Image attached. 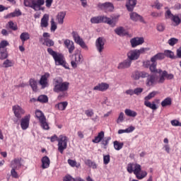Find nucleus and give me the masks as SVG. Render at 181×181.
I'll list each match as a JSON object with an SVG mask.
<instances>
[{"instance_id": "nucleus-34", "label": "nucleus", "mask_w": 181, "mask_h": 181, "mask_svg": "<svg viewBox=\"0 0 181 181\" xmlns=\"http://www.w3.org/2000/svg\"><path fill=\"white\" fill-rule=\"evenodd\" d=\"M29 83L33 91L36 93V91H37V81L34 78H30Z\"/></svg>"}, {"instance_id": "nucleus-56", "label": "nucleus", "mask_w": 181, "mask_h": 181, "mask_svg": "<svg viewBox=\"0 0 181 181\" xmlns=\"http://www.w3.org/2000/svg\"><path fill=\"white\" fill-rule=\"evenodd\" d=\"M170 124L173 127H181V122L177 119L171 120Z\"/></svg>"}, {"instance_id": "nucleus-18", "label": "nucleus", "mask_w": 181, "mask_h": 181, "mask_svg": "<svg viewBox=\"0 0 181 181\" xmlns=\"http://www.w3.org/2000/svg\"><path fill=\"white\" fill-rule=\"evenodd\" d=\"M156 76L148 75L146 81V86H147V87H153L155 84H156Z\"/></svg>"}, {"instance_id": "nucleus-19", "label": "nucleus", "mask_w": 181, "mask_h": 181, "mask_svg": "<svg viewBox=\"0 0 181 181\" xmlns=\"http://www.w3.org/2000/svg\"><path fill=\"white\" fill-rule=\"evenodd\" d=\"M110 88V85L107 83H98L93 88L94 91H107Z\"/></svg>"}, {"instance_id": "nucleus-45", "label": "nucleus", "mask_w": 181, "mask_h": 181, "mask_svg": "<svg viewBox=\"0 0 181 181\" xmlns=\"http://www.w3.org/2000/svg\"><path fill=\"white\" fill-rule=\"evenodd\" d=\"M13 66V62L9 59H6L3 63V67L8 69V67H12Z\"/></svg>"}, {"instance_id": "nucleus-28", "label": "nucleus", "mask_w": 181, "mask_h": 181, "mask_svg": "<svg viewBox=\"0 0 181 181\" xmlns=\"http://www.w3.org/2000/svg\"><path fill=\"white\" fill-rule=\"evenodd\" d=\"M64 18H66V12L61 11L57 16V21L59 25L64 23Z\"/></svg>"}, {"instance_id": "nucleus-48", "label": "nucleus", "mask_w": 181, "mask_h": 181, "mask_svg": "<svg viewBox=\"0 0 181 181\" xmlns=\"http://www.w3.org/2000/svg\"><path fill=\"white\" fill-rule=\"evenodd\" d=\"M6 46H9V42L6 40H2L0 42V50H4V49H6Z\"/></svg>"}, {"instance_id": "nucleus-27", "label": "nucleus", "mask_w": 181, "mask_h": 181, "mask_svg": "<svg viewBox=\"0 0 181 181\" xmlns=\"http://www.w3.org/2000/svg\"><path fill=\"white\" fill-rule=\"evenodd\" d=\"M130 18L132 21H134V22H138V21H139L140 22H144V18H142L141 15L135 12L130 13Z\"/></svg>"}, {"instance_id": "nucleus-38", "label": "nucleus", "mask_w": 181, "mask_h": 181, "mask_svg": "<svg viewBox=\"0 0 181 181\" xmlns=\"http://www.w3.org/2000/svg\"><path fill=\"white\" fill-rule=\"evenodd\" d=\"M169 105H172V98H166L161 102V106L165 107Z\"/></svg>"}, {"instance_id": "nucleus-63", "label": "nucleus", "mask_w": 181, "mask_h": 181, "mask_svg": "<svg viewBox=\"0 0 181 181\" xmlns=\"http://www.w3.org/2000/svg\"><path fill=\"white\" fill-rule=\"evenodd\" d=\"M149 74L145 71H140V78H148Z\"/></svg>"}, {"instance_id": "nucleus-52", "label": "nucleus", "mask_w": 181, "mask_h": 181, "mask_svg": "<svg viewBox=\"0 0 181 181\" xmlns=\"http://www.w3.org/2000/svg\"><path fill=\"white\" fill-rule=\"evenodd\" d=\"M8 28L12 30H18V25L13 21L8 22Z\"/></svg>"}, {"instance_id": "nucleus-60", "label": "nucleus", "mask_w": 181, "mask_h": 181, "mask_svg": "<svg viewBox=\"0 0 181 181\" xmlns=\"http://www.w3.org/2000/svg\"><path fill=\"white\" fill-rule=\"evenodd\" d=\"M85 114L86 116L91 117H93V115H94V111H93L92 109L87 110L85 111Z\"/></svg>"}, {"instance_id": "nucleus-40", "label": "nucleus", "mask_w": 181, "mask_h": 181, "mask_svg": "<svg viewBox=\"0 0 181 181\" xmlns=\"http://www.w3.org/2000/svg\"><path fill=\"white\" fill-rule=\"evenodd\" d=\"M113 145L116 151H121V148L124 147V143L119 142L118 141H115L113 142Z\"/></svg>"}, {"instance_id": "nucleus-10", "label": "nucleus", "mask_w": 181, "mask_h": 181, "mask_svg": "<svg viewBox=\"0 0 181 181\" xmlns=\"http://www.w3.org/2000/svg\"><path fill=\"white\" fill-rule=\"evenodd\" d=\"M165 19H170L172 22L175 23L174 26H179V24L181 23V15H173L170 10H168L165 13Z\"/></svg>"}, {"instance_id": "nucleus-23", "label": "nucleus", "mask_w": 181, "mask_h": 181, "mask_svg": "<svg viewBox=\"0 0 181 181\" xmlns=\"http://www.w3.org/2000/svg\"><path fill=\"white\" fill-rule=\"evenodd\" d=\"M136 5V0H128L126 4V7L129 11V12H132Z\"/></svg>"}, {"instance_id": "nucleus-42", "label": "nucleus", "mask_w": 181, "mask_h": 181, "mask_svg": "<svg viewBox=\"0 0 181 181\" xmlns=\"http://www.w3.org/2000/svg\"><path fill=\"white\" fill-rule=\"evenodd\" d=\"M68 163L71 166V168H77V169H78V168L81 166L80 163H77V161L71 159L68 160Z\"/></svg>"}, {"instance_id": "nucleus-35", "label": "nucleus", "mask_w": 181, "mask_h": 181, "mask_svg": "<svg viewBox=\"0 0 181 181\" xmlns=\"http://www.w3.org/2000/svg\"><path fill=\"white\" fill-rule=\"evenodd\" d=\"M85 165L88 166V168H92V169H97V164L90 159L85 160Z\"/></svg>"}, {"instance_id": "nucleus-24", "label": "nucleus", "mask_w": 181, "mask_h": 181, "mask_svg": "<svg viewBox=\"0 0 181 181\" xmlns=\"http://www.w3.org/2000/svg\"><path fill=\"white\" fill-rule=\"evenodd\" d=\"M40 26L41 28H47L49 26V14H44L41 18Z\"/></svg>"}, {"instance_id": "nucleus-6", "label": "nucleus", "mask_w": 181, "mask_h": 181, "mask_svg": "<svg viewBox=\"0 0 181 181\" xmlns=\"http://www.w3.org/2000/svg\"><path fill=\"white\" fill-rule=\"evenodd\" d=\"M158 94V92L156 91H153L150 93L147 96L144 98V105L147 107L148 108H150L151 110H158V106H156V104H155V102H149V100H152Z\"/></svg>"}, {"instance_id": "nucleus-15", "label": "nucleus", "mask_w": 181, "mask_h": 181, "mask_svg": "<svg viewBox=\"0 0 181 181\" xmlns=\"http://www.w3.org/2000/svg\"><path fill=\"white\" fill-rule=\"evenodd\" d=\"M49 77H50V74L45 73L44 75L41 76L39 81V84L41 85V88L45 89L46 87H49Z\"/></svg>"}, {"instance_id": "nucleus-1", "label": "nucleus", "mask_w": 181, "mask_h": 181, "mask_svg": "<svg viewBox=\"0 0 181 181\" xmlns=\"http://www.w3.org/2000/svg\"><path fill=\"white\" fill-rule=\"evenodd\" d=\"M53 91L59 94L57 97L58 100L64 98L69 91L70 83L64 81L62 77H57L52 80Z\"/></svg>"}, {"instance_id": "nucleus-50", "label": "nucleus", "mask_w": 181, "mask_h": 181, "mask_svg": "<svg viewBox=\"0 0 181 181\" xmlns=\"http://www.w3.org/2000/svg\"><path fill=\"white\" fill-rule=\"evenodd\" d=\"M164 56L167 57H170V59H173V57L175 56V54H173V52L170 50H165L163 53Z\"/></svg>"}, {"instance_id": "nucleus-55", "label": "nucleus", "mask_w": 181, "mask_h": 181, "mask_svg": "<svg viewBox=\"0 0 181 181\" xmlns=\"http://www.w3.org/2000/svg\"><path fill=\"white\" fill-rule=\"evenodd\" d=\"M110 160H111V158H110V155L103 156L104 165H108V163H110Z\"/></svg>"}, {"instance_id": "nucleus-3", "label": "nucleus", "mask_w": 181, "mask_h": 181, "mask_svg": "<svg viewBox=\"0 0 181 181\" xmlns=\"http://www.w3.org/2000/svg\"><path fill=\"white\" fill-rule=\"evenodd\" d=\"M47 51L53 57L57 66H63L66 69H70L69 68V64L64 60V56L62 54L57 53L50 47L47 48Z\"/></svg>"}, {"instance_id": "nucleus-59", "label": "nucleus", "mask_w": 181, "mask_h": 181, "mask_svg": "<svg viewBox=\"0 0 181 181\" xmlns=\"http://www.w3.org/2000/svg\"><path fill=\"white\" fill-rule=\"evenodd\" d=\"M157 30H158V32H163V30H165V25L158 23L157 25Z\"/></svg>"}, {"instance_id": "nucleus-17", "label": "nucleus", "mask_w": 181, "mask_h": 181, "mask_svg": "<svg viewBox=\"0 0 181 181\" xmlns=\"http://www.w3.org/2000/svg\"><path fill=\"white\" fill-rule=\"evenodd\" d=\"M29 122H30V115H27L21 120V129H28L29 128Z\"/></svg>"}, {"instance_id": "nucleus-43", "label": "nucleus", "mask_w": 181, "mask_h": 181, "mask_svg": "<svg viewBox=\"0 0 181 181\" xmlns=\"http://www.w3.org/2000/svg\"><path fill=\"white\" fill-rule=\"evenodd\" d=\"M110 141H111V137L110 136L105 137V139H102L101 145H103L105 149H107V146H108Z\"/></svg>"}, {"instance_id": "nucleus-13", "label": "nucleus", "mask_w": 181, "mask_h": 181, "mask_svg": "<svg viewBox=\"0 0 181 181\" xmlns=\"http://www.w3.org/2000/svg\"><path fill=\"white\" fill-rule=\"evenodd\" d=\"M12 110L13 114L18 119H21L22 118V115H25V110L22 108V107L19 106V105H16L12 107Z\"/></svg>"}, {"instance_id": "nucleus-8", "label": "nucleus", "mask_w": 181, "mask_h": 181, "mask_svg": "<svg viewBox=\"0 0 181 181\" xmlns=\"http://www.w3.org/2000/svg\"><path fill=\"white\" fill-rule=\"evenodd\" d=\"M45 5V0H34L33 2L25 1V6L32 8L34 11H43L42 6Z\"/></svg>"}, {"instance_id": "nucleus-22", "label": "nucleus", "mask_w": 181, "mask_h": 181, "mask_svg": "<svg viewBox=\"0 0 181 181\" xmlns=\"http://www.w3.org/2000/svg\"><path fill=\"white\" fill-rule=\"evenodd\" d=\"M41 162H42L41 167L43 169H47V168L50 166V158H49L47 156L42 157L41 159Z\"/></svg>"}, {"instance_id": "nucleus-26", "label": "nucleus", "mask_w": 181, "mask_h": 181, "mask_svg": "<svg viewBox=\"0 0 181 181\" xmlns=\"http://www.w3.org/2000/svg\"><path fill=\"white\" fill-rule=\"evenodd\" d=\"M165 59V54L159 52L151 58V63H156L157 60H163Z\"/></svg>"}, {"instance_id": "nucleus-32", "label": "nucleus", "mask_w": 181, "mask_h": 181, "mask_svg": "<svg viewBox=\"0 0 181 181\" xmlns=\"http://www.w3.org/2000/svg\"><path fill=\"white\" fill-rule=\"evenodd\" d=\"M67 105H69V103H67L66 101L60 102L55 105V107H57V110H59V111H64V110L67 108Z\"/></svg>"}, {"instance_id": "nucleus-2", "label": "nucleus", "mask_w": 181, "mask_h": 181, "mask_svg": "<svg viewBox=\"0 0 181 181\" xmlns=\"http://www.w3.org/2000/svg\"><path fill=\"white\" fill-rule=\"evenodd\" d=\"M127 170L129 173H134L136 179L139 180H141V179H144L148 176V173L142 170L141 165L139 164L129 163L127 165Z\"/></svg>"}, {"instance_id": "nucleus-46", "label": "nucleus", "mask_w": 181, "mask_h": 181, "mask_svg": "<svg viewBox=\"0 0 181 181\" xmlns=\"http://www.w3.org/2000/svg\"><path fill=\"white\" fill-rule=\"evenodd\" d=\"M21 15H22L21 11H15L14 12L9 13L8 18H15L16 16H21Z\"/></svg>"}, {"instance_id": "nucleus-25", "label": "nucleus", "mask_w": 181, "mask_h": 181, "mask_svg": "<svg viewBox=\"0 0 181 181\" xmlns=\"http://www.w3.org/2000/svg\"><path fill=\"white\" fill-rule=\"evenodd\" d=\"M105 136V133L103 131H101L98 134V136H95V139L92 140V142L93 144H100L103 139Z\"/></svg>"}, {"instance_id": "nucleus-44", "label": "nucleus", "mask_w": 181, "mask_h": 181, "mask_svg": "<svg viewBox=\"0 0 181 181\" xmlns=\"http://www.w3.org/2000/svg\"><path fill=\"white\" fill-rule=\"evenodd\" d=\"M40 123L41 124V127L43 129H49V124L46 122V118L40 120Z\"/></svg>"}, {"instance_id": "nucleus-16", "label": "nucleus", "mask_w": 181, "mask_h": 181, "mask_svg": "<svg viewBox=\"0 0 181 181\" xmlns=\"http://www.w3.org/2000/svg\"><path fill=\"white\" fill-rule=\"evenodd\" d=\"M105 45V40L103 37H99L95 41V47L99 53H103L104 50V46Z\"/></svg>"}, {"instance_id": "nucleus-30", "label": "nucleus", "mask_w": 181, "mask_h": 181, "mask_svg": "<svg viewBox=\"0 0 181 181\" xmlns=\"http://www.w3.org/2000/svg\"><path fill=\"white\" fill-rule=\"evenodd\" d=\"M21 166H22V165L21 164V160H19V158H15L11 161V168H12V169H19Z\"/></svg>"}, {"instance_id": "nucleus-53", "label": "nucleus", "mask_w": 181, "mask_h": 181, "mask_svg": "<svg viewBox=\"0 0 181 181\" xmlns=\"http://www.w3.org/2000/svg\"><path fill=\"white\" fill-rule=\"evenodd\" d=\"M177 42H179V40H177V38L173 37L168 40V45L170 46H175V45H176Z\"/></svg>"}, {"instance_id": "nucleus-29", "label": "nucleus", "mask_w": 181, "mask_h": 181, "mask_svg": "<svg viewBox=\"0 0 181 181\" xmlns=\"http://www.w3.org/2000/svg\"><path fill=\"white\" fill-rule=\"evenodd\" d=\"M115 33L116 35H118V36H127L128 35V32L125 30L124 27H119L115 30Z\"/></svg>"}, {"instance_id": "nucleus-7", "label": "nucleus", "mask_w": 181, "mask_h": 181, "mask_svg": "<svg viewBox=\"0 0 181 181\" xmlns=\"http://www.w3.org/2000/svg\"><path fill=\"white\" fill-rule=\"evenodd\" d=\"M69 142V138L65 135H60L58 139V151L62 154L64 153V150L67 149V144Z\"/></svg>"}, {"instance_id": "nucleus-62", "label": "nucleus", "mask_w": 181, "mask_h": 181, "mask_svg": "<svg viewBox=\"0 0 181 181\" xmlns=\"http://www.w3.org/2000/svg\"><path fill=\"white\" fill-rule=\"evenodd\" d=\"M134 94H136V95H139V94H141L142 93V91H144V88H136L134 90Z\"/></svg>"}, {"instance_id": "nucleus-49", "label": "nucleus", "mask_w": 181, "mask_h": 181, "mask_svg": "<svg viewBox=\"0 0 181 181\" xmlns=\"http://www.w3.org/2000/svg\"><path fill=\"white\" fill-rule=\"evenodd\" d=\"M132 78L133 80H139L140 78V71H136L132 73Z\"/></svg>"}, {"instance_id": "nucleus-31", "label": "nucleus", "mask_w": 181, "mask_h": 181, "mask_svg": "<svg viewBox=\"0 0 181 181\" xmlns=\"http://www.w3.org/2000/svg\"><path fill=\"white\" fill-rule=\"evenodd\" d=\"M20 39L22 42V44L25 45V42L30 39V34H29L28 32L22 33L20 35Z\"/></svg>"}, {"instance_id": "nucleus-20", "label": "nucleus", "mask_w": 181, "mask_h": 181, "mask_svg": "<svg viewBox=\"0 0 181 181\" xmlns=\"http://www.w3.org/2000/svg\"><path fill=\"white\" fill-rule=\"evenodd\" d=\"M144 42V37H134L130 40L132 47H136V46H139V45H142Z\"/></svg>"}, {"instance_id": "nucleus-51", "label": "nucleus", "mask_w": 181, "mask_h": 181, "mask_svg": "<svg viewBox=\"0 0 181 181\" xmlns=\"http://www.w3.org/2000/svg\"><path fill=\"white\" fill-rule=\"evenodd\" d=\"M57 29V25L56 24V22H54V19L52 18L51 19V28L50 30L51 32H54Z\"/></svg>"}, {"instance_id": "nucleus-12", "label": "nucleus", "mask_w": 181, "mask_h": 181, "mask_svg": "<svg viewBox=\"0 0 181 181\" xmlns=\"http://www.w3.org/2000/svg\"><path fill=\"white\" fill-rule=\"evenodd\" d=\"M98 8L101 9V11H104L105 12H112L114 11V4L111 2H105V3H99L98 4Z\"/></svg>"}, {"instance_id": "nucleus-9", "label": "nucleus", "mask_w": 181, "mask_h": 181, "mask_svg": "<svg viewBox=\"0 0 181 181\" xmlns=\"http://www.w3.org/2000/svg\"><path fill=\"white\" fill-rule=\"evenodd\" d=\"M71 57L72 59L71 60V66L73 69H77V65L81 64L83 62H84V58L81 52L72 54Z\"/></svg>"}, {"instance_id": "nucleus-14", "label": "nucleus", "mask_w": 181, "mask_h": 181, "mask_svg": "<svg viewBox=\"0 0 181 181\" xmlns=\"http://www.w3.org/2000/svg\"><path fill=\"white\" fill-rule=\"evenodd\" d=\"M64 47H66V49H68L69 54H73L74 50H76V46L74 45V42L69 39H66V40H64Z\"/></svg>"}, {"instance_id": "nucleus-58", "label": "nucleus", "mask_w": 181, "mask_h": 181, "mask_svg": "<svg viewBox=\"0 0 181 181\" xmlns=\"http://www.w3.org/2000/svg\"><path fill=\"white\" fill-rule=\"evenodd\" d=\"M166 74V71H163L161 76H160V78L158 80V83H163L165 81V77Z\"/></svg>"}, {"instance_id": "nucleus-33", "label": "nucleus", "mask_w": 181, "mask_h": 181, "mask_svg": "<svg viewBox=\"0 0 181 181\" xmlns=\"http://www.w3.org/2000/svg\"><path fill=\"white\" fill-rule=\"evenodd\" d=\"M37 101L41 103V104H46L47 103H49V98L46 95H40L38 96Z\"/></svg>"}, {"instance_id": "nucleus-36", "label": "nucleus", "mask_w": 181, "mask_h": 181, "mask_svg": "<svg viewBox=\"0 0 181 181\" xmlns=\"http://www.w3.org/2000/svg\"><path fill=\"white\" fill-rule=\"evenodd\" d=\"M42 45L47 46V47H52L54 46V41L50 40L49 38H44V42Z\"/></svg>"}, {"instance_id": "nucleus-61", "label": "nucleus", "mask_w": 181, "mask_h": 181, "mask_svg": "<svg viewBox=\"0 0 181 181\" xmlns=\"http://www.w3.org/2000/svg\"><path fill=\"white\" fill-rule=\"evenodd\" d=\"M122 121H124V112H120L117 119V123L119 124V122H122Z\"/></svg>"}, {"instance_id": "nucleus-47", "label": "nucleus", "mask_w": 181, "mask_h": 181, "mask_svg": "<svg viewBox=\"0 0 181 181\" xmlns=\"http://www.w3.org/2000/svg\"><path fill=\"white\" fill-rule=\"evenodd\" d=\"M163 6V4L158 1V0H156L154 1L153 5L152 6L153 8H156V9H161V8Z\"/></svg>"}, {"instance_id": "nucleus-37", "label": "nucleus", "mask_w": 181, "mask_h": 181, "mask_svg": "<svg viewBox=\"0 0 181 181\" xmlns=\"http://www.w3.org/2000/svg\"><path fill=\"white\" fill-rule=\"evenodd\" d=\"M8 50L6 49L0 50V60H5V59H8Z\"/></svg>"}, {"instance_id": "nucleus-5", "label": "nucleus", "mask_w": 181, "mask_h": 181, "mask_svg": "<svg viewBox=\"0 0 181 181\" xmlns=\"http://www.w3.org/2000/svg\"><path fill=\"white\" fill-rule=\"evenodd\" d=\"M90 23L93 24L107 23V25H112L114 18L111 19L105 16H93L90 18Z\"/></svg>"}, {"instance_id": "nucleus-41", "label": "nucleus", "mask_w": 181, "mask_h": 181, "mask_svg": "<svg viewBox=\"0 0 181 181\" xmlns=\"http://www.w3.org/2000/svg\"><path fill=\"white\" fill-rule=\"evenodd\" d=\"M124 112H125L126 115H127V117H135L138 115V113H136V112L129 110V109H126L124 110Z\"/></svg>"}, {"instance_id": "nucleus-54", "label": "nucleus", "mask_w": 181, "mask_h": 181, "mask_svg": "<svg viewBox=\"0 0 181 181\" xmlns=\"http://www.w3.org/2000/svg\"><path fill=\"white\" fill-rule=\"evenodd\" d=\"M156 66H158V62H152L149 66L150 71L155 73L156 71Z\"/></svg>"}, {"instance_id": "nucleus-64", "label": "nucleus", "mask_w": 181, "mask_h": 181, "mask_svg": "<svg viewBox=\"0 0 181 181\" xmlns=\"http://www.w3.org/2000/svg\"><path fill=\"white\" fill-rule=\"evenodd\" d=\"M64 181H76V179L71 177V175H66L64 178Z\"/></svg>"}, {"instance_id": "nucleus-4", "label": "nucleus", "mask_w": 181, "mask_h": 181, "mask_svg": "<svg viewBox=\"0 0 181 181\" xmlns=\"http://www.w3.org/2000/svg\"><path fill=\"white\" fill-rule=\"evenodd\" d=\"M150 49L141 47L139 49H132L127 53V59L130 61L138 60L141 54H145L146 52H149Z\"/></svg>"}, {"instance_id": "nucleus-21", "label": "nucleus", "mask_w": 181, "mask_h": 181, "mask_svg": "<svg viewBox=\"0 0 181 181\" xmlns=\"http://www.w3.org/2000/svg\"><path fill=\"white\" fill-rule=\"evenodd\" d=\"M131 64H132V62L127 59H125L123 62L119 63L117 69H119V70H122V69H128L129 67H131Z\"/></svg>"}, {"instance_id": "nucleus-57", "label": "nucleus", "mask_w": 181, "mask_h": 181, "mask_svg": "<svg viewBox=\"0 0 181 181\" xmlns=\"http://www.w3.org/2000/svg\"><path fill=\"white\" fill-rule=\"evenodd\" d=\"M16 168H12L11 170V175L12 177H14V179H18L19 177V175H18V173L16 170H15Z\"/></svg>"}, {"instance_id": "nucleus-39", "label": "nucleus", "mask_w": 181, "mask_h": 181, "mask_svg": "<svg viewBox=\"0 0 181 181\" xmlns=\"http://www.w3.org/2000/svg\"><path fill=\"white\" fill-rule=\"evenodd\" d=\"M35 117L37 119H39V121H42L46 118V117H45V114H43L42 111L39 110H35Z\"/></svg>"}, {"instance_id": "nucleus-11", "label": "nucleus", "mask_w": 181, "mask_h": 181, "mask_svg": "<svg viewBox=\"0 0 181 181\" xmlns=\"http://www.w3.org/2000/svg\"><path fill=\"white\" fill-rule=\"evenodd\" d=\"M72 37L75 43L79 45V46H81L82 49H84V50H88V47L87 46L84 40H83V38H81L80 35H78V33L73 31Z\"/></svg>"}]
</instances>
